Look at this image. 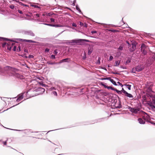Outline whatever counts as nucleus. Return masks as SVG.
Wrapping results in <instances>:
<instances>
[{
    "instance_id": "4be33fe9",
    "label": "nucleus",
    "mask_w": 155,
    "mask_h": 155,
    "mask_svg": "<svg viewBox=\"0 0 155 155\" xmlns=\"http://www.w3.org/2000/svg\"><path fill=\"white\" fill-rule=\"evenodd\" d=\"M126 87L129 90H130L131 85H130L126 84L125 85Z\"/></svg>"
},
{
    "instance_id": "2eb2a0df",
    "label": "nucleus",
    "mask_w": 155,
    "mask_h": 155,
    "mask_svg": "<svg viewBox=\"0 0 155 155\" xmlns=\"http://www.w3.org/2000/svg\"><path fill=\"white\" fill-rule=\"evenodd\" d=\"M31 6L34 7L35 8H37L38 9H40L41 8L40 6L37 5L36 4H31Z\"/></svg>"
},
{
    "instance_id": "6ab92c4d",
    "label": "nucleus",
    "mask_w": 155,
    "mask_h": 155,
    "mask_svg": "<svg viewBox=\"0 0 155 155\" xmlns=\"http://www.w3.org/2000/svg\"><path fill=\"white\" fill-rule=\"evenodd\" d=\"M93 51V49L91 48H88V54L89 55Z\"/></svg>"
},
{
    "instance_id": "9b49d317",
    "label": "nucleus",
    "mask_w": 155,
    "mask_h": 155,
    "mask_svg": "<svg viewBox=\"0 0 155 155\" xmlns=\"http://www.w3.org/2000/svg\"><path fill=\"white\" fill-rule=\"evenodd\" d=\"M145 47V45L144 44H143L142 45L141 48V51H142V53L144 55H145L147 54V52L146 51V50H145V49H143V48H144Z\"/></svg>"
},
{
    "instance_id": "20e7f679",
    "label": "nucleus",
    "mask_w": 155,
    "mask_h": 155,
    "mask_svg": "<svg viewBox=\"0 0 155 155\" xmlns=\"http://www.w3.org/2000/svg\"><path fill=\"white\" fill-rule=\"evenodd\" d=\"M148 104L150 108L153 110H155V95L153 96V98L152 99V101L149 102Z\"/></svg>"
},
{
    "instance_id": "2f4dec72",
    "label": "nucleus",
    "mask_w": 155,
    "mask_h": 155,
    "mask_svg": "<svg viewBox=\"0 0 155 155\" xmlns=\"http://www.w3.org/2000/svg\"><path fill=\"white\" fill-rule=\"evenodd\" d=\"M45 25H49L51 26L54 27L55 25H52V24H44Z\"/></svg>"
},
{
    "instance_id": "de8ad7c7",
    "label": "nucleus",
    "mask_w": 155,
    "mask_h": 155,
    "mask_svg": "<svg viewBox=\"0 0 155 155\" xmlns=\"http://www.w3.org/2000/svg\"><path fill=\"white\" fill-rule=\"evenodd\" d=\"M91 33L92 34L95 33H97V31H91Z\"/></svg>"
},
{
    "instance_id": "7c9ffc66",
    "label": "nucleus",
    "mask_w": 155,
    "mask_h": 155,
    "mask_svg": "<svg viewBox=\"0 0 155 155\" xmlns=\"http://www.w3.org/2000/svg\"><path fill=\"white\" fill-rule=\"evenodd\" d=\"M8 40L7 38L0 37V40L1 41H2V40Z\"/></svg>"
},
{
    "instance_id": "603ef678",
    "label": "nucleus",
    "mask_w": 155,
    "mask_h": 155,
    "mask_svg": "<svg viewBox=\"0 0 155 155\" xmlns=\"http://www.w3.org/2000/svg\"><path fill=\"white\" fill-rule=\"evenodd\" d=\"M18 51H21V48L20 47V46H19L18 47Z\"/></svg>"
},
{
    "instance_id": "e433bc0d",
    "label": "nucleus",
    "mask_w": 155,
    "mask_h": 155,
    "mask_svg": "<svg viewBox=\"0 0 155 155\" xmlns=\"http://www.w3.org/2000/svg\"><path fill=\"white\" fill-rule=\"evenodd\" d=\"M16 48H17L16 46H14V48H13V50L14 51H15L16 49Z\"/></svg>"
},
{
    "instance_id": "f8f14e48",
    "label": "nucleus",
    "mask_w": 155,
    "mask_h": 155,
    "mask_svg": "<svg viewBox=\"0 0 155 155\" xmlns=\"http://www.w3.org/2000/svg\"><path fill=\"white\" fill-rule=\"evenodd\" d=\"M132 48H130V51L131 52H132L135 49L136 47V45L134 43H132Z\"/></svg>"
},
{
    "instance_id": "aec40b11",
    "label": "nucleus",
    "mask_w": 155,
    "mask_h": 155,
    "mask_svg": "<svg viewBox=\"0 0 155 155\" xmlns=\"http://www.w3.org/2000/svg\"><path fill=\"white\" fill-rule=\"evenodd\" d=\"M47 63L48 64H51V65H53L54 64H57V63L56 62H52L51 61H48L47 62Z\"/></svg>"
},
{
    "instance_id": "72a5a7b5",
    "label": "nucleus",
    "mask_w": 155,
    "mask_h": 155,
    "mask_svg": "<svg viewBox=\"0 0 155 155\" xmlns=\"http://www.w3.org/2000/svg\"><path fill=\"white\" fill-rule=\"evenodd\" d=\"M50 90L51 91H52L53 90H56V88L54 87H51L50 88Z\"/></svg>"
},
{
    "instance_id": "cd10ccee",
    "label": "nucleus",
    "mask_w": 155,
    "mask_h": 155,
    "mask_svg": "<svg viewBox=\"0 0 155 155\" xmlns=\"http://www.w3.org/2000/svg\"><path fill=\"white\" fill-rule=\"evenodd\" d=\"M120 91H121V92H123L124 94H126L125 92L126 93L127 92L124 90L123 88H122V90Z\"/></svg>"
},
{
    "instance_id": "8fccbe9b",
    "label": "nucleus",
    "mask_w": 155,
    "mask_h": 155,
    "mask_svg": "<svg viewBox=\"0 0 155 155\" xmlns=\"http://www.w3.org/2000/svg\"><path fill=\"white\" fill-rule=\"evenodd\" d=\"M54 53L55 54H57L58 53L57 52V50H54Z\"/></svg>"
},
{
    "instance_id": "dca6fc26",
    "label": "nucleus",
    "mask_w": 155,
    "mask_h": 155,
    "mask_svg": "<svg viewBox=\"0 0 155 155\" xmlns=\"http://www.w3.org/2000/svg\"><path fill=\"white\" fill-rule=\"evenodd\" d=\"M11 130H15V131H25L24 132V133H27V132H28L29 131L28 130H18L12 129H11Z\"/></svg>"
},
{
    "instance_id": "a878e982",
    "label": "nucleus",
    "mask_w": 155,
    "mask_h": 155,
    "mask_svg": "<svg viewBox=\"0 0 155 155\" xmlns=\"http://www.w3.org/2000/svg\"><path fill=\"white\" fill-rule=\"evenodd\" d=\"M51 94L54 96H57V94L56 91H53L52 92Z\"/></svg>"
},
{
    "instance_id": "58836bf2",
    "label": "nucleus",
    "mask_w": 155,
    "mask_h": 155,
    "mask_svg": "<svg viewBox=\"0 0 155 155\" xmlns=\"http://www.w3.org/2000/svg\"><path fill=\"white\" fill-rule=\"evenodd\" d=\"M50 20H51V21L52 22H54V20L53 18H51L50 19Z\"/></svg>"
},
{
    "instance_id": "37998d69",
    "label": "nucleus",
    "mask_w": 155,
    "mask_h": 155,
    "mask_svg": "<svg viewBox=\"0 0 155 155\" xmlns=\"http://www.w3.org/2000/svg\"><path fill=\"white\" fill-rule=\"evenodd\" d=\"M18 12L19 13H20V14H23V12H22V11H21L20 10H18Z\"/></svg>"
},
{
    "instance_id": "e2e57ef3",
    "label": "nucleus",
    "mask_w": 155,
    "mask_h": 155,
    "mask_svg": "<svg viewBox=\"0 0 155 155\" xmlns=\"http://www.w3.org/2000/svg\"><path fill=\"white\" fill-rule=\"evenodd\" d=\"M18 104H16V105H18Z\"/></svg>"
},
{
    "instance_id": "5fc2aeb1",
    "label": "nucleus",
    "mask_w": 155,
    "mask_h": 155,
    "mask_svg": "<svg viewBox=\"0 0 155 155\" xmlns=\"http://www.w3.org/2000/svg\"><path fill=\"white\" fill-rule=\"evenodd\" d=\"M80 25H81V26H82L83 25V23L81 22H80Z\"/></svg>"
},
{
    "instance_id": "bb28decb",
    "label": "nucleus",
    "mask_w": 155,
    "mask_h": 155,
    "mask_svg": "<svg viewBox=\"0 0 155 155\" xmlns=\"http://www.w3.org/2000/svg\"><path fill=\"white\" fill-rule=\"evenodd\" d=\"M107 88L108 89H111L113 90H115L114 88H113L112 87L110 86H107Z\"/></svg>"
},
{
    "instance_id": "09e8293b",
    "label": "nucleus",
    "mask_w": 155,
    "mask_h": 155,
    "mask_svg": "<svg viewBox=\"0 0 155 155\" xmlns=\"http://www.w3.org/2000/svg\"><path fill=\"white\" fill-rule=\"evenodd\" d=\"M14 1H15L17 2H18L19 4V2H19L18 0H13Z\"/></svg>"
},
{
    "instance_id": "c9c22d12",
    "label": "nucleus",
    "mask_w": 155,
    "mask_h": 155,
    "mask_svg": "<svg viewBox=\"0 0 155 155\" xmlns=\"http://www.w3.org/2000/svg\"><path fill=\"white\" fill-rule=\"evenodd\" d=\"M113 58V57L112 56H110V57H109V60L111 61V60H112Z\"/></svg>"
},
{
    "instance_id": "b1692460",
    "label": "nucleus",
    "mask_w": 155,
    "mask_h": 155,
    "mask_svg": "<svg viewBox=\"0 0 155 155\" xmlns=\"http://www.w3.org/2000/svg\"><path fill=\"white\" fill-rule=\"evenodd\" d=\"M19 4L20 5H22V6H26V7H28V5H27L24 4H23L22 2H19Z\"/></svg>"
},
{
    "instance_id": "f704fd0d",
    "label": "nucleus",
    "mask_w": 155,
    "mask_h": 155,
    "mask_svg": "<svg viewBox=\"0 0 155 155\" xmlns=\"http://www.w3.org/2000/svg\"><path fill=\"white\" fill-rule=\"evenodd\" d=\"M117 84L119 85L120 86L122 87H123V85L120 82H117Z\"/></svg>"
},
{
    "instance_id": "49530a36",
    "label": "nucleus",
    "mask_w": 155,
    "mask_h": 155,
    "mask_svg": "<svg viewBox=\"0 0 155 155\" xmlns=\"http://www.w3.org/2000/svg\"><path fill=\"white\" fill-rule=\"evenodd\" d=\"M72 26H74V27H76V26H77L76 25L75 23H73L72 24Z\"/></svg>"
},
{
    "instance_id": "393cba45",
    "label": "nucleus",
    "mask_w": 155,
    "mask_h": 155,
    "mask_svg": "<svg viewBox=\"0 0 155 155\" xmlns=\"http://www.w3.org/2000/svg\"><path fill=\"white\" fill-rule=\"evenodd\" d=\"M114 91H115L116 92H117V93H118V94H121V91H119L116 89H115V90H114Z\"/></svg>"
},
{
    "instance_id": "473e14b6",
    "label": "nucleus",
    "mask_w": 155,
    "mask_h": 155,
    "mask_svg": "<svg viewBox=\"0 0 155 155\" xmlns=\"http://www.w3.org/2000/svg\"><path fill=\"white\" fill-rule=\"evenodd\" d=\"M76 9H77V10L79 12H81V11L80 9L78 7L76 6Z\"/></svg>"
},
{
    "instance_id": "412c9836",
    "label": "nucleus",
    "mask_w": 155,
    "mask_h": 155,
    "mask_svg": "<svg viewBox=\"0 0 155 155\" xmlns=\"http://www.w3.org/2000/svg\"><path fill=\"white\" fill-rule=\"evenodd\" d=\"M120 63V61H116L115 62V64L114 65V66H118L119 65Z\"/></svg>"
},
{
    "instance_id": "39448f33",
    "label": "nucleus",
    "mask_w": 155,
    "mask_h": 155,
    "mask_svg": "<svg viewBox=\"0 0 155 155\" xmlns=\"http://www.w3.org/2000/svg\"><path fill=\"white\" fill-rule=\"evenodd\" d=\"M84 41L87 42H89V41L88 40L86 39H76V44L79 45H83L84 43Z\"/></svg>"
},
{
    "instance_id": "7ed1b4c3",
    "label": "nucleus",
    "mask_w": 155,
    "mask_h": 155,
    "mask_svg": "<svg viewBox=\"0 0 155 155\" xmlns=\"http://www.w3.org/2000/svg\"><path fill=\"white\" fill-rule=\"evenodd\" d=\"M15 43L12 41L8 42H4L2 44L3 47H7V49L9 50H11L12 46L14 45Z\"/></svg>"
},
{
    "instance_id": "5701e85b",
    "label": "nucleus",
    "mask_w": 155,
    "mask_h": 155,
    "mask_svg": "<svg viewBox=\"0 0 155 155\" xmlns=\"http://www.w3.org/2000/svg\"><path fill=\"white\" fill-rule=\"evenodd\" d=\"M110 78L108 77V78H102L101 79V80H110Z\"/></svg>"
},
{
    "instance_id": "9d476101",
    "label": "nucleus",
    "mask_w": 155,
    "mask_h": 155,
    "mask_svg": "<svg viewBox=\"0 0 155 155\" xmlns=\"http://www.w3.org/2000/svg\"><path fill=\"white\" fill-rule=\"evenodd\" d=\"M25 93H23V94H19L18 97L16 100L17 101L19 102L23 98V94Z\"/></svg>"
},
{
    "instance_id": "c85d7f7f",
    "label": "nucleus",
    "mask_w": 155,
    "mask_h": 155,
    "mask_svg": "<svg viewBox=\"0 0 155 155\" xmlns=\"http://www.w3.org/2000/svg\"><path fill=\"white\" fill-rule=\"evenodd\" d=\"M69 60V58H66V59H65L62 60L61 61L60 63L64 62V61H66V60Z\"/></svg>"
},
{
    "instance_id": "864d4df0",
    "label": "nucleus",
    "mask_w": 155,
    "mask_h": 155,
    "mask_svg": "<svg viewBox=\"0 0 155 155\" xmlns=\"http://www.w3.org/2000/svg\"><path fill=\"white\" fill-rule=\"evenodd\" d=\"M83 58L84 59H85L86 58V56L85 54L84 55V56L83 57Z\"/></svg>"
},
{
    "instance_id": "f03ea898",
    "label": "nucleus",
    "mask_w": 155,
    "mask_h": 155,
    "mask_svg": "<svg viewBox=\"0 0 155 155\" xmlns=\"http://www.w3.org/2000/svg\"><path fill=\"white\" fill-rule=\"evenodd\" d=\"M45 91V89L42 87H38L35 90H29L26 93L27 95H29V97H33L35 96L43 94Z\"/></svg>"
},
{
    "instance_id": "f3484780",
    "label": "nucleus",
    "mask_w": 155,
    "mask_h": 155,
    "mask_svg": "<svg viewBox=\"0 0 155 155\" xmlns=\"http://www.w3.org/2000/svg\"><path fill=\"white\" fill-rule=\"evenodd\" d=\"M76 43V39L72 40L69 41V43L70 44L72 43Z\"/></svg>"
},
{
    "instance_id": "0eeeda50",
    "label": "nucleus",
    "mask_w": 155,
    "mask_h": 155,
    "mask_svg": "<svg viewBox=\"0 0 155 155\" xmlns=\"http://www.w3.org/2000/svg\"><path fill=\"white\" fill-rule=\"evenodd\" d=\"M128 109L131 112L136 114L138 113L140 111V109L139 108H132L129 107Z\"/></svg>"
},
{
    "instance_id": "4c0bfd02",
    "label": "nucleus",
    "mask_w": 155,
    "mask_h": 155,
    "mask_svg": "<svg viewBox=\"0 0 155 155\" xmlns=\"http://www.w3.org/2000/svg\"><path fill=\"white\" fill-rule=\"evenodd\" d=\"M10 8L11 9H13L14 8V6L13 5H12L10 6Z\"/></svg>"
},
{
    "instance_id": "6e6552de",
    "label": "nucleus",
    "mask_w": 155,
    "mask_h": 155,
    "mask_svg": "<svg viewBox=\"0 0 155 155\" xmlns=\"http://www.w3.org/2000/svg\"><path fill=\"white\" fill-rule=\"evenodd\" d=\"M24 34L32 36H35L34 34L31 31H24Z\"/></svg>"
},
{
    "instance_id": "13d9d810",
    "label": "nucleus",
    "mask_w": 155,
    "mask_h": 155,
    "mask_svg": "<svg viewBox=\"0 0 155 155\" xmlns=\"http://www.w3.org/2000/svg\"><path fill=\"white\" fill-rule=\"evenodd\" d=\"M36 15L38 17H39V15L38 14H36Z\"/></svg>"
},
{
    "instance_id": "4d7b16f0",
    "label": "nucleus",
    "mask_w": 155,
    "mask_h": 155,
    "mask_svg": "<svg viewBox=\"0 0 155 155\" xmlns=\"http://www.w3.org/2000/svg\"><path fill=\"white\" fill-rule=\"evenodd\" d=\"M21 1H22V2H26V1L25 0H20Z\"/></svg>"
},
{
    "instance_id": "f257e3e1",
    "label": "nucleus",
    "mask_w": 155,
    "mask_h": 155,
    "mask_svg": "<svg viewBox=\"0 0 155 155\" xmlns=\"http://www.w3.org/2000/svg\"><path fill=\"white\" fill-rule=\"evenodd\" d=\"M14 70L13 68L8 66H6L3 69L0 67V74L3 75L4 73L6 72L10 76H15L20 79H22L23 78V76L15 73Z\"/></svg>"
},
{
    "instance_id": "c756f323",
    "label": "nucleus",
    "mask_w": 155,
    "mask_h": 155,
    "mask_svg": "<svg viewBox=\"0 0 155 155\" xmlns=\"http://www.w3.org/2000/svg\"><path fill=\"white\" fill-rule=\"evenodd\" d=\"M54 27H63V26L61 25H55Z\"/></svg>"
},
{
    "instance_id": "052dcab7",
    "label": "nucleus",
    "mask_w": 155,
    "mask_h": 155,
    "mask_svg": "<svg viewBox=\"0 0 155 155\" xmlns=\"http://www.w3.org/2000/svg\"><path fill=\"white\" fill-rule=\"evenodd\" d=\"M100 61H99V62H98V63L100 64Z\"/></svg>"
},
{
    "instance_id": "338daca9",
    "label": "nucleus",
    "mask_w": 155,
    "mask_h": 155,
    "mask_svg": "<svg viewBox=\"0 0 155 155\" xmlns=\"http://www.w3.org/2000/svg\"><path fill=\"white\" fill-rule=\"evenodd\" d=\"M50 131H51V130H50V131H48V132H49Z\"/></svg>"
},
{
    "instance_id": "774afa93",
    "label": "nucleus",
    "mask_w": 155,
    "mask_h": 155,
    "mask_svg": "<svg viewBox=\"0 0 155 155\" xmlns=\"http://www.w3.org/2000/svg\"><path fill=\"white\" fill-rule=\"evenodd\" d=\"M150 90L151 91H152V90H151V89H150Z\"/></svg>"
},
{
    "instance_id": "680f3d73",
    "label": "nucleus",
    "mask_w": 155,
    "mask_h": 155,
    "mask_svg": "<svg viewBox=\"0 0 155 155\" xmlns=\"http://www.w3.org/2000/svg\"><path fill=\"white\" fill-rule=\"evenodd\" d=\"M18 104H16V105H18Z\"/></svg>"
},
{
    "instance_id": "a19ab883",
    "label": "nucleus",
    "mask_w": 155,
    "mask_h": 155,
    "mask_svg": "<svg viewBox=\"0 0 155 155\" xmlns=\"http://www.w3.org/2000/svg\"><path fill=\"white\" fill-rule=\"evenodd\" d=\"M102 85L104 86V87L105 88H107L108 86H107L106 84H103Z\"/></svg>"
},
{
    "instance_id": "4468645a",
    "label": "nucleus",
    "mask_w": 155,
    "mask_h": 155,
    "mask_svg": "<svg viewBox=\"0 0 155 155\" xmlns=\"http://www.w3.org/2000/svg\"><path fill=\"white\" fill-rule=\"evenodd\" d=\"M138 121L140 124H144L145 123V121L143 119L140 118L138 119Z\"/></svg>"
},
{
    "instance_id": "a18cd8bd",
    "label": "nucleus",
    "mask_w": 155,
    "mask_h": 155,
    "mask_svg": "<svg viewBox=\"0 0 155 155\" xmlns=\"http://www.w3.org/2000/svg\"><path fill=\"white\" fill-rule=\"evenodd\" d=\"M120 50H122L123 49V47L121 46H120L118 48Z\"/></svg>"
},
{
    "instance_id": "bf43d9fd",
    "label": "nucleus",
    "mask_w": 155,
    "mask_h": 155,
    "mask_svg": "<svg viewBox=\"0 0 155 155\" xmlns=\"http://www.w3.org/2000/svg\"><path fill=\"white\" fill-rule=\"evenodd\" d=\"M25 52H27V50H26V49L25 50Z\"/></svg>"
},
{
    "instance_id": "0e129e2a",
    "label": "nucleus",
    "mask_w": 155,
    "mask_h": 155,
    "mask_svg": "<svg viewBox=\"0 0 155 155\" xmlns=\"http://www.w3.org/2000/svg\"><path fill=\"white\" fill-rule=\"evenodd\" d=\"M18 104H16V105H18Z\"/></svg>"
},
{
    "instance_id": "ea45409f",
    "label": "nucleus",
    "mask_w": 155,
    "mask_h": 155,
    "mask_svg": "<svg viewBox=\"0 0 155 155\" xmlns=\"http://www.w3.org/2000/svg\"><path fill=\"white\" fill-rule=\"evenodd\" d=\"M51 58L52 59H55V56L53 55H51Z\"/></svg>"
},
{
    "instance_id": "79ce46f5",
    "label": "nucleus",
    "mask_w": 155,
    "mask_h": 155,
    "mask_svg": "<svg viewBox=\"0 0 155 155\" xmlns=\"http://www.w3.org/2000/svg\"><path fill=\"white\" fill-rule=\"evenodd\" d=\"M3 143L4 145H6L7 144V141H3Z\"/></svg>"
},
{
    "instance_id": "423d86ee",
    "label": "nucleus",
    "mask_w": 155,
    "mask_h": 155,
    "mask_svg": "<svg viewBox=\"0 0 155 155\" xmlns=\"http://www.w3.org/2000/svg\"><path fill=\"white\" fill-rule=\"evenodd\" d=\"M143 69V67L141 66H138L135 68H133L132 70V72L133 73H135V71H137V72H139L142 71Z\"/></svg>"
},
{
    "instance_id": "3c124183",
    "label": "nucleus",
    "mask_w": 155,
    "mask_h": 155,
    "mask_svg": "<svg viewBox=\"0 0 155 155\" xmlns=\"http://www.w3.org/2000/svg\"><path fill=\"white\" fill-rule=\"evenodd\" d=\"M126 42L127 43V44H128V46H130V44H129V43L128 41H126Z\"/></svg>"
},
{
    "instance_id": "6e6d98bb",
    "label": "nucleus",
    "mask_w": 155,
    "mask_h": 155,
    "mask_svg": "<svg viewBox=\"0 0 155 155\" xmlns=\"http://www.w3.org/2000/svg\"><path fill=\"white\" fill-rule=\"evenodd\" d=\"M130 61L129 60H128L127 62H126V63H130Z\"/></svg>"
},
{
    "instance_id": "a211bd4d",
    "label": "nucleus",
    "mask_w": 155,
    "mask_h": 155,
    "mask_svg": "<svg viewBox=\"0 0 155 155\" xmlns=\"http://www.w3.org/2000/svg\"><path fill=\"white\" fill-rule=\"evenodd\" d=\"M109 81L114 85H117V84L116 82L114 81L113 79H112L110 78V80H109Z\"/></svg>"
},
{
    "instance_id": "ddd939ff",
    "label": "nucleus",
    "mask_w": 155,
    "mask_h": 155,
    "mask_svg": "<svg viewBox=\"0 0 155 155\" xmlns=\"http://www.w3.org/2000/svg\"><path fill=\"white\" fill-rule=\"evenodd\" d=\"M21 40H22V39H21ZM22 41H25V42H30V43H36L37 42L35 41H33V40H31L23 39Z\"/></svg>"
},
{
    "instance_id": "c03bdc74",
    "label": "nucleus",
    "mask_w": 155,
    "mask_h": 155,
    "mask_svg": "<svg viewBox=\"0 0 155 155\" xmlns=\"http://www.w3.org/2000/svg\"><path fill=\"white\" fill-rule=\"evenodd\" d=\"M49 51V49L47 48L45 49V52H48Z\"/></svg>"
},
{
    "instance_id": "69168bd1",
    "label": "nucleus",
    "mask_w": 155,
    "mask_h": 155,
    "mask_svg": "<svg viewBox=\"0 0 155 155\" xmlns=\"http://www.w3.org/2000/svg\"><path fill=\"white\" fill-rule=\"evenodd\" d=\"M50 131H51V130H50V131H48V132H49Z\"/></svg>"
},
{
    "instance_id": "1a4fd4ad",
    "label": "nucleus",
    "mask_w": 155,
    "mask_h": 155,
    "mask_svg": "<svg viewBox=\"0 0 155 155\" xmlns=\"http://www.w3.org/2000/svg\"><path fill=\"white\" fill-rule=\"evenodd\" d=\"M125 93L126 94L124 95L128 97L131 100H132L134 99V96L132 95L127 92H125Z\"/></svg>"
}]
</instances>
